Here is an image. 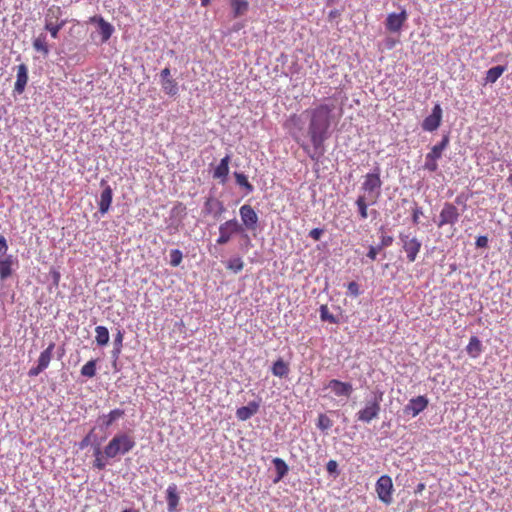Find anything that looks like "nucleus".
<instances>
[{"mask_svg":"<svg viewBox=\"0 0 512 512\" xmlns=\"http://www.w3.org/2000/svg\"><path fill=\"white\" fill-rule=\"evenodd\" d=\"M334 104L321 103L309 111L307 135L316 152L323 154L324 143L329 138V129L334 121Z\"/></svg>","mask_w":512,"mask_h":512,"instance_id":"obj_1","label":"nucleus"},{"mask_svg":"<svg viewBox=\"0 0 512 512\" xmlns=\"http://www.w3.org/2000/svg\"><path fill=\"white\" fill-rule=\"evenodd\" d=\"M381 187L380 169L377 167L372 173H367L364 176L361 184V194L355 201L360 219L365 220L368 218V207L378 202L381 195Z\"/></svg>","mask_w":512,"mask_h":512,"instance_id":"obj_2","label":"nucleus"},{"mask_svg":"<svg viewBox=\"0 0 512 512\" xmlns=\"http://www.w3.org/2000/svg\"><path fill=\"white\" fill-rule=\"evenodd\" d=\"M135 446L134 438L126 433L116 434L104 448L107 458H115L119 454L130 452Z\"/></svg>","mask_w":512,"mask_h":512,"instance_id":"obj_3","label":"nucleus"},{"mask_svg":"<svg viewBox=\"0 0 512 512\" xmlns=\"http://www.w3.org/2000/svg\"><path fill=\"white\" fill-rule=\"evenodd\" d=\"M382 396L383 393L380 392L374 397L373 400L367 401L365 406L356 413L357 420L364 423H369L372 420L378 418L381 411L380 403L382 401Z\"/></svg>","mask_w":512,"mask_h":512,"instance_id":"obj_4","label":"nucleus"},{"mask_svg":"<svg viewBox=\"0 0 512 512\" xmlns=\"http://www.w3.org/2000/svg\"><path fill=\"white\" fill-rule=\"evenodd\" d=\"M244 229L236 218L225 221L219 226V236L216 240L218 245L229 243L236 234L243 233Z\"/></svg>","mask_w":512,"mask_h":512,"instance_id":"obj_5","label":"nucleus"},{"mask_svg":"<svg viewBox=\"0 0 512 512\" xmlns=\"http://www.w3.org/2000/svg\"><path fill=\"white\" fill-rule=\"evenodd\" d=\"M449 144V137L445 135L442 140L431 148L425 157L423 168L429 172H435L438 169L437 160L442 157L443 151Z\"/></svg>","mask_w":512,"mask_h":512,"instance_id":"obj_6","label":"nucleus"},{"mask_svg":"<svg viewBox=\"0 0 512 512\" xmlns=\"http://www.w3.org/2000/svg\"><path fill=\"white\" fill-rule=\"evenodd\" d=\"M399 239L402 244V249L406 253L408 261L414 262L421 250V241L416 236H412L410 233L403 232L399 234Z\"/></svg>","mask_w":512,"mask_h":512,"instance_id":"obj_7","label":"nucleus"},{"mask_svg":"<svg viewBox=\"0 0 512 512\" xmlns=\"http://www.w3.org/2000/svg\"><path fill=\"white\" fill-rule=\"evenodd\" d=\"M376 493L378 498L386 505H390L393 501V482L390 476L383 475L376 482Z\"/></svg>","mask_w":512,"mask_h":512,"instance_id":"obj_8","label":"nucleus"},{"mask_svg":"<svg viewBox=\"0 0 512 512\" xmlns=\"http://www.w3.org/2000/svg\"><path fill=\"white\" fill-rule=\"evenodd\" d=\"M460 217V213L458 211V208L450 202H445L440 213H439V220L437 222V226L439 228L445 226V225H451L454 226Z\"/></svg>","mask_w":512,"mask_h":512,"instance_id":"obj_9","label":"nucleus"},{"mask_svg":"<svg viewBox=\"0 0 512 512\" xmlns=\"http://www.w3.org/2000/svg\"><path fill=\"white\" fill-rule=\"evenodd\" d=\"M239 215L241 218V225L245 230L255 231L258 226V215L254 208L249 204H244L239 209Z\"/></svg>","mask_w":512,"mask_h":512,"instance_id":"obj_10","label":"nucleus"},{"mask_svg":"<svg viewBox=\"0 0 512 512\" xmlns=\"http://www.w3.org/2000/svg\"><path fill=\"white\" fill-rule=\"evenodd\" d=\"M407 19L408 14L405 9L399 13H389L385 21L386 30L390 33L400 32Z\"/></svg>","mask_w":512,"mask_h":512,"instance_id":"obj_11","label":"nucleus"},{"mask_svg":"<svg viewBox=\"0 0 512 512\" xmlns=\"http://www.w3.org/2000/svg\"><path fill=\"white\" fill-rule=\"evenodd\" d=\"M226 211V208L222 201L215 197H207L203 206V213L205 215H211L215 219H218Z\"/></svg>","mask_w":512,"mask_h":512,"instance_id":"obj_12","label":"nucleus"},{"mask_svg":"<svg viewBox=\"0 0 512 512\" xmlns=\"http://www.w3.org/2000/svg\"><path fill=\"white\" fill-rule=\"evenodd\" d=\"M441 120L442 108L439 104H436L432 109V113L423 120L422 128L425 131L433 132L439 128Z\"/></svg>","mask_w":512,"mask_h":512,"instance_id":"obj_13","label":"nucleus"},{"mask_svg":"<svg viewBox=\"0 0 512 512\" xmlns=\"http://www.w3.org/2000/svg\"><path fill=\"white\" fill-rule=\"evenodd\" d=\"M286 127L290 129L291 135L295 139L297 143H299L303 149H307V147L301 143L300 134L303 130L301 117L297 114H293L289 117L286 122Z\"/></svg>","mask_w":512,"mask_h":512,"instance_id":"obj_14","label":"nucleus"},{"mask_svg":"<svg viewBox=\"0 0 512 512\" xmlns=\"http://www.w3.org/2000/svg\"><path fill=\"white\" fill-rule=\"evenodd\" d=\"M428 404V399L425 396L420 395L410 399L408 404L405 406L404 411L407 413L411 412L412 416L415 417L424 411Z\"/></svg>","mask_w":512,"mask_h":512,"instance_id":"obj_15","label":"nucleus"},{"mask_svg":"<svg viewBox=\"0 0 512 512\" xmlns=\"http://www.w3.org/2000/svg\"><path fill=\"white\" fill-rule=\"evenodd\" d=\"M327 387L332 390L336 396L349 397L353 391L352 385L348 382H342L337 379H332L328 382Z\"/></svg>","mask_w":512,"mask_h":512,"instance_id":"obj_16","label":"nucleus"},{"mask_svg":"<svg viewBox=\"0 0 512 512\" xmlns=\"http://www.w3.org/2000/svg\"><path fill=\"white\" fill-rule=\"evenodd\" d=\"M90 21L97 23L102 42H107L114 32V27L101 16H94Z\"/></svg>","mask_w":512,"mask_h":512,"instance_id":"obj_17","label":"nucleus"},{"mask_svg":"<svg viewBox=\"0 0 512 512\" xmlns=\"http://www.w3.org/2000/svg\"><path fill=\"white\" fill-rule=\"evenodd\" d=\"M166 501L169 512H177V507L180 502L177 485L172 483L166 489Z\"/></svg>","mask_w":512,"mask_h":512,"instance_id":"obj_18","label":"nucleus"},{"mask_svg":"<svg viewBox=\"0 0 512 512\" xmlns=\"http://www.w3.org/2000/svg\"><path fill=\"white\" fill-rule=\"evenodd\" d=\"M28 82V69L25 64H20L17 66V76L16 82L14 85V90L18 94H22L25 90V87Z\"/></svg>","mask_w":512,"mask_h":512,"instance_id":"obj_19","label":"nucleus"},{"mask_svg":"<svg viewBox=\"0 0 512 512\" xmlns=\"http://www.w3.org/2000/svg\"><path fill=\"white\" fill-rule=\"evenodd\" d=\"M63 11L60 6L51 5L44 17L45 25H54L61 23Z\"/></svg>","mask_w":512,"mask_h":512,"instance_id":"obj_20","label":"nucleus"},{"mask_svg":"<svg viewBox=\"0 0 512 512\" xmlns=\"http://www.w3.org/2000/svg\"><path fill=\"white\" fill-rule=\"evenodd\" d=\"M259 410V404L251 401L247 406H242L236 410V417L241 421L250 419Z\"/></svg>","mask_w":512,"mask_h":512,"instance_id":"obj_21","label":"nucleus"},{"mask_svg":"<svg viewBox=\"0 0 512 512\" xmlns=\"http://www.w3.org/2000/svg\"><path fill=\"white\" fill-rule=\"evenodd\" d=\"M113 198V191L109 185H106L102 190L99 201V211L101 214H105L110 209Z\"/></svg>","mask_w":512,"mask_h":512,"instance_id":"obj_22","label":"nucleus"},{"mask_svg":"<svg viewBox=\"0 0 512 512\" xmlns=\"http://www.w3.org/2000/svg\"><path fill=\"white\" fill-rule=\"evenodd\" d=\"M230 155H226L221 159L220 163L214 169L213 177L215 179H221L222 183H225L226 178L229 174V163H230Z\"/></svg>","mask_w":512,"mask_h":512,"instance_id":"obj_23","label":"nucleus"},{"mask_svg":"<svg viewBox=\"0 0 512 512\" xmlns=\"http://www.w3.org/2000/svg\"><path fill=\"white\" fill-rule=\"evenodd\" d=\"M14 260L12 255H8L4 258H0V280L4 281L13 274Z\"/></svg>","mask_w":512,"mask_h":512,"instance_id":"obj_24","label":"nucleus"},{"mask_svg":"<svg viewBox=\"0 0 512 512\" xmlns=\"http://www.w3.org/2000/svg\"><path fill=\"white\" fill-rule=\"evenodd\" d=\"M272 374L274 376L283 378L289 374V365L282 358L277 359L271 368Z\"/></svg>","mask_w":512,"mask_h":512,"instance_id":"obj_25","label":"nucleus"},{"mask_svg":"<svg viewBox=\"0 0 512 512\" xmlns=\"http://www.w3.org/2000/svg\"><path fill=\"white\" fill-rule=\"evenodd\" d=\"M466 351L472 358H477L481 354L482 344L478 337L472 336L470 338Z\"/></svg>","mask_w":512,"mask_h":512,"instance_id":"obj_26","label":"nucleus"},{"mask_svg":"<svg viewBox=\"0 0 512 512\" xmlns=\"http://www.w3.org/2000/svg\"><path fill=\"white\" fill-rule=\"evenodd\" d=\"M33 48L40 52L44 58L49 55V46L46 41V36L44 34L39 35L37 38L33 40Z\"/></svg>","mask_w":512,"mask_h":512,"instance_id":"obj_27","label":"nucleus"},{"mask_svg":"<svg viewBox=\"0 0 512 512\" xmlns=\"http://www.w3.org/2000/svg\"><path fill=\"white\" fill-rule=\"evenodd\" d=\"M55 348V343L51 342L48 347L41 352L39 358H38V364L41 365L44 369H46L53 356V351Z\"/></svg>","mask_w":512,"mask_h":512,"instance_id":"obj_28","label":"nucleus"},{"mask_svg":"<svg viewBox=\"0 0 512 512\" xmlns=\"http://www.w3.org/2000/svg\"><path fill=\"white\" fill-rule=\"evenodd\" d=\"M505 70H506V67L501 66V65L490 68L486 72L485 82L486 83H495L502 76V74L505 72Z\"/></svg>","mask_w":512,"mask_h":512,"instance_id":"obj_29","label":"nucleus"},{"mask_svg":"<svg viewBox=\"0 0 512 512\" xmlns=\"http://www.w3.org/2000/svg\"><path fill=\"white\" fill-rule=\"evenodd\" d=\"M234 17H239L247 12L249 3L247 0H230Z\"/></svg>","mask_w":512,"mask_h":512,"instance_id":"obj_30","label":"nucleus"},{"mask_svg":"<svg viewBox=\"0 0 512 512\" xmlns=\"http://www.w3.org/2000/svg\"><path fill=\"white\" fill-rule=\"evenodd\" d=\"M96 342L99 346H105L109 342V331L105 326H97L95 328Z\"/></svg>","mask_w":512,"mask_h":512,"instance_id":"obj_31","label":"nucleus"},{"mask_svg":"<svg viewBox=\"0 0 512 512\" xmlns=\"http://www.w3.org/2000/svg\"><path fill=\"white\" fill-rule=\"evenodd\" d=\"M163 91L169 96H175L178 94V83L172 78L166 81H161Z\"/></svg>","mask_w":512,"mask_h":512,"instance_id":"obj_32","label":"nucleus"},{"mask_svg":"<svg viewBox=\"0 0 512 512\" xmlns=\"http://www.w3.org/2000/svg\"><path fill=\"white\" fill-rule=\"evenodd\" d=\"M273 464L275 466V469L277 471V476H278L276 481H279L288 473V470H289L288 466L285 463V461L281 458H274Z\"/></svg>","mask_w":512,"mask_h":512,"instance_id":"obj_33","label":"nucleus"},{"mask_svg":"<svg viewBox=\"0 0 512 512\" xmlns=\"http://www.w3.org/2000/svg\"><path fill=\"white\" fill-rule=\"evenodd\" d=\"M96 364L97 360L92 359L88 361L83 367L81 368V375L87 378H93L96 375Z\"/></svg>","mask_w":512,"mask_h":512,"instance_id":"obj_34","label":"nucleus"},{"mask_svg":"<svg viewBox=\"0 0 512 512\" xmlns=\"http://www.w3.org/2000/svg\"><path fill=\"white\" fill-rule=\"evenodd\" d=\"M234 177H235L236 183L239 186L245 188L247 193H251L254 190L253 185L248 181V178L245 174L240 173V172H235Z\"/></svg>","mask_w":512,"mask_h":512,"instance_id":"obj_35","label":"nucleus"},{"mask_svg":"<svg viewBox=\"0 0 512 512\" xmlns=\"http://www.w3.org/2000/svg\"><path fill=\"white\" fill-rule=\"evenodd\" d=\"M320 318L322 321L329 322L331 324L338 323V319L335 315H333L330 311L327 305H321L320 306Z\"/></svg>","mask_w":512,"mask_h":512,"instance_id":"obj_36","label":"nucleus"},{"mask_svg":"<svg viewBox=\"0 0 512 512\" xmlns=\"http://www.w3.org/2000/svg\"><path fill=\"white\" fill-rule=\"evenodd\" d=\"M124 415V410L121 409H114L111 410L108 415L105 416L104 424L105 426L109 427L112 425L114 421L121 418Z\"/></svg>","mask_w":512,"mask_h":512,"instance_id":"obj_37","label":"nucleus"},{"mask_svg":"<svg viewBox=\"0 0 512 512\" xmlns=\"http://www.w3.org/2000/svg\"><path fill=\"white\" fill-rule=\"evenodd\" d=\"M66 23V20H61V23L59 24L45 25V29L50 33L52 38L56 39L58 37L59 31L65 26Z\"/></svg>","mask_w":512,"mask_h":512,"instance_id":"obj_38","label":"nucleus"},{"mask_svg":"<svg viewBox=\"0 0 512 512\" xmlns=\"http://www.w3.org/2000/svg\"><path fill=\"white\" fill-rule=\"evenodd\" d=\"M183 259V254L179 249H173L170 251V265L173 267H177L181 264Z\"/></svg>","mask_w":512,"mask_h":512,"instance_id":"obj_39","label":"nucleus"},{"mask_svg":"<svg viewBox=\"0 0 512 512\" xmlns=\"http://www.w3.org/2000/svg\"><path fill=\"white\" fill-rule=\"evenodd\" d=\"M317 427L322 431H326L332 427V421L327 415L320 414L318 417Z\"/></svg>","mask_w":512,"mask_h":512,"instance_id":"obj_40","label":"nucleus"},{"mask_svg":"<svg viewBox=\"0 0 512 512\" xmlns=\"http://www.w3.org/2000/svg\"><path fill=\"white\" fill-rule=\"evenodd\" d=\"M244 267V263L241 258H234L229 260L227 263V268L229 270H232L235 273L240 272Z\"/></svg>","mask_w":512,"mask_h":512,"instance_id":"obj_41","label":"nucleus"},{"mask_svg":"<svg viewBox=\"0 0 512 512\" xmlns=\"http://www.w3.org/2000/svg\"><path fill=\"white\" fill-rule=\"evenodd\" d=\"M348 293L353 296L357 297L360 294V287L357 282L351 281L347 285Z\"/></svg>","mask_w":512,"mask_h":512,"instance_id":"obj_42","label":"nucleus"},{"mask_svg":"<svg viewBox=\"0 0 512 512\" xmlns=\"http://www.w3.org/2000/svg\"><path fill=\"white\" fill-rule=\"evenodd\" d=\"M394 239L392 236H389V235H382L381 236V240H380V244H379V249H383V248H386V247H389L392 245Z\"/></svg>","mask_w":512,"mask_h":512,"instance_id":"obj_43","label":"nucleus"},{"mask_svg":"<svg viewBox=\"0 0 512 512\" xmlns=\"http://www.w3.org/2000/svg\"><path fill=\"white\" fill-rule=\"evenodd\" d=\"M421 215H423L422 208L419 206H415L412 210V222L415 225L419 224V219Z\"/></svg>","mask_w":512,"mask_h":512,"instance_id":"obj_44","label":"nucleus"},{"mask_svg":"<svg viewBox=\"0 0 512 512\" xmlns=\"http://www.w3.org/2000/svg\"><path fill=\"white\" fill-rule=\"evenodd\" d=\"M95 455H96V459H95L94 464H93L94 467L97 468L98 470L104 469L105 463L102 460L101 452H100L99 449L96 450Z\"/></svg>","mask_w":512,"mask_h":512,"instance_id":"obj_45","label":"nucleus"},{"mask_svg":"<svg viewBox=\"0 0 512 512\" xmlns=\"http://www.w3.org/2000/svg\"><path fill=\"white\" fill-rule=\"evenodd\" d=\"M326 469L329 474H337L338 473V463L335 460H329L326 464Z\"/></svg>","mask_w":512,"mask_h":512,"instance_id":"obj_46","label":"nucleus"},{"mask_svg":"<svg viewBox=\"0 0 512 512\" xmlns=\"http://www.w3.org/2000/svg\"><path fill=\"white\" fill-rule=\"evenodd\" d=\"M324 231L321 228H314L309 232V236L315 240H320L321 236L323 235Z\"/></svg>","mask_w":512,"mask_h":512,"instance_id":"obj_47","label":"nucleus"},{"mask_svg":"<svg viewBox=\"0 0 512 512\" xmlns=\"http://www.w3.org/2000/svg\"><path fill=\"white\" fill-rule=\"evenodd\" d=\"M475 245L477 248H486L488 246L487 236H479L476 239Z\"/></svg>","mask_w":512,"mask_h":512,"instance_id":"obj_48","label":"nucleus"},{"mask_svg":"<svg viewBox=\"0 0 512 512\" xmlns=\"http://www.w3.org/2000/svg\"><path fill=\"white\" fill-rule=\"evenodd\" d=\"M381 249H379V247H375V246H370L369 247V250H368V253H367V257L369 259H371L372 261L376 260V257H377V254L378 252L380 251Z\"/></svg>","mask_w":512,"mask_h":512,"instance_id":"obj_49","label":"nucleus"},{"mask_svg":"<svg viewBox=\"0 0 512 512\" xmlns=\"http://www.w3.org/2000/svg\"><path fill=\"white\" fill-rule=\"evenodd\" d=\"M50 275L52 277V281H53L54 286L57 287L59 285L60 278H61L60 272L58 270H56V269H51L50 270Z\"/></svg>","mask_w":512,"mask_h":512,"instance_id":"obj_50","label":"nucleus"},{"mask_svg":"<svg viewBox=\"0 0 512 512\" xmlns=\"http://www.w3.org/2000/svg\"><path fill=\"white\" fill-rule=\"evenodd\" d=\"M8 250V244L4 236L0 235V255L6 254Z\"/></svg>","mask_w":512,"mask_h":512,"instance_id":"obj_51","label":"nucleus"},{"mask_svg":"<svg viewBox=\"0 0 512 512\" xmlns=\"http://www.w3.org/2000/svg\"><path fill=\"white\" fill-rule=\"evenodd\" d=\"M160 77H161V81H166V80L172 79V78H171V71H170V68L165 67V68L161 71V73H160Z\"/></svg>","mask_w":512,"mask_h":512,"instance_id":"obj_52","label":"nucleus"},{"mask_svg":"<svg viewBox=\"0 0 512 512\" xmlns=\"http://www.w3.org/2000/svg\"><path fill=\"white\" fill-rule=\"evenodd\" d=\"M45 369L39 365L37 363V366L36 367H33L29 370V376H37L38 374H40L42 371H44Z\"/></svg>","mask_w":512,"mask_h":512,"instance_id":"obj_53","label":"nucleus"},{"mask_svg":"<svg viewBox=\"0 0 512 512\" xmlns=\"http://www.w3.org/2000/svg\"><path fill=\"white\" fill-rule=\"evenodd\" d=\"M90 444V435H87L82 439V441L79 443V448L84 449Z\"/></svg>","mask_w":512,"mask_h":512,"instance_id":"obj_54","label":"nucleus"},{"mask_svg":"<svg viewBox=\"0 0 512 512\" xmlns=\"http://www.w3.org/2000/svg\"><path fill=\"white\" fill-rule=\"evenodd\" d=\"M426 486L424 483H419L415 489V494H421L425 490Z\"/></svg>","mask_w":512,"mask_h":512,"instance_id":"obj_55","label":"nucleus"},{"mask_svg":"<svg viewBox=\"0 0 512 512\" xmlns=\"http://www.w3.org/2000/svg\"><path fill=\"white\" fill-rule=\"evenodd\" d=\"M338 16H339V10H337V9L331 10L328 15L329 19H334Z\"/></svg>","mask_w":512,"mask_h":512,"instance_id":"obj_56","label":"nucleus"},{"mask_svg":"<svg viewBox=\"0 0 512 512\" xmlns=\"http://www.w3.org/2000/svg\"><path fill=\"white\" fill-rule=\"evenodd\" d=\"M177 208H180L181 211H185V209H186L182 203H178V205L174 209H177Z\"/></svg>","mask_w":512,"mask_h":512,"instance_id":"obj_57","label":"nucleus"},{"mask_svg":"<svg viewBox=\"0 0 512 512\" xmlns=\"http://www.w3.org/2000/svg\"><path fill=\"white\" fill-rule=\"evenodd\" d=\"M210 0H201V5L206 7L209 4Z\"/></svg>","mask_w":512,"mask_h":512,"instance_id":"obj_58","label":"nucleus"},{"mask_svg":"<svg viewBox=\"0 0 512 512\" xmlns=\"http://www.w3.org/2000/svg\"><path fill=\"white\" fill-rule=\"evenodd\" d=\"M508 183L512 185V174H510L507 178Z\"/></svg>","mask_w":512,"mask_h":512,"instance_id":"obj_59","label":"nucleus"},{"mask_svg":"<svg viewBox=\"0 0 512 512\" xmlns=\"http://www.w3.org/2000/svg\"><path fill=\"white\" fill-rule=\"evenodd\" d=\"M117 340H118L119 342H121V341H122V334H121L120 332L118 333Z\"/></svg>","mask_w":512,"mask_h":512,"instance_id":"obj_60","label":"nucleus"},{"mask_svg":"<svg viewBox=\"0 0 512 512\" xmlns=\"http://www.w3.org/2000/svg\"><path fill=\"white\" fill-rule=\"evenodd\" d=\"M122 512H138V511H136V510H131V509H125V510H124V511H122Z\"/></svg>","mask_w":512,"mask_h":512,"instance_id":"obj_61","label":"nucleus"},{"mask_svg":"<svg viewBox=\"0 0 512 512\" xmlns=\"http://www.w3.org/2000/svg\"><path fill=\"white\" fill-rule=\"evenodd\" d=\"M510 237L512 238V231L509 233Z\"/></svg>","mask_w":512,"mask_h":512,"instance_id":"obj_62","label":"nucleus"}]
</instances>
